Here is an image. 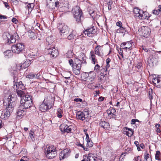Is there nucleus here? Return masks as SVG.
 <instances>
[{"instance_id":"nucleus-1","label":"nucleus","mask_w":161,"mask_h":161,"mask_svg":"<svg viewBox=\"0 0 161 161\" xmlns=\"http://www.w3.org/2000/svg\"><path fill=\"white\" fill-rule=\"evenodd\" d=\"M46 52L48 54L51 56L52 57H56L58 54V50L56 49L52 43L53 42V39L52 36L47 37L46 39Z\"/></svg>"},{"instance_id":"nucleus-2","label":"nucleus","mask_w":161,"mask_h":161,"mask_svg":"<svg viewBox=\"0 0 161 161\" xmlns=\"http://www.w3.org/2000/svg\"><path fill=\"white\" fill-rule=\"evenodd\" d=\"M17 37L18 38L19 36L17 33L14 34L13 35H11L7 32H4L3 35V37L4 40H6L5 42L8 44H13L15 42Z\"/></svg>"},{"instance_id":"nucleus-3","label":"nucleus","mask_w":161,"mask_h":161,"mask_svg":"<svg viewBox=\"0 0 161 161\" xmlns=\"http://www.w3.org/2000/svg\"><path fill=\"white\" fill-rule=\"evenodd\" d=\"M72 11L76 21L78 23H80L81 18L82 15V13L80 7L78 6L74 7Z\"/></svg>"},{"instance_id":"nucleus-4","label":"nucleus","mask_w":161,"mask_h":161,"mask_svg":"<svg viewBox=\"0 0 161 161\" xmlns=\"http://www.w3.org/2000/svg\"><path fill=\"white\" fill-rule=\"evenodd\" d=\"M69 63V65L72 67L73 73L76 75H78L80 73L81 64L79 63L76 64L74 63L72 59L68 60Z\"/></svg>"},{"instance_id":"nucleus-5","label":"nucleus","mask_w":161,"mask_h":161,"mask_svg":"<svg viewBox=\"0 0 161 161\" xmlns=\"http://www.w3.org/2000/svg\"><path fill=\"white\" fill-rule=\"evenodd\" d=\"M14 95H12L8 96L7 99L8 106L7 107L8 108V110L10 111H13L14 110V107L16 104V97Z\"/></svg>"},{"instance_id":"nucleus-6","label":"nucleus","mask_w":161,"mask_h":161,"mask_svg":"<svg viewBox=\"0 0 161 161\" xmlns=\"http://www.w3.org/2000/svg\"><path fill=\"white\" fill-rule=\"evenodd\" d=\"M25 46L22 43H18L16 45H14L12 47V49L14 52L16 54H18L24 51Z\"/></svg>"},{"instance_id":"nucleus-7","label":"nucleus","mask_w":161,"mask_h":161,"mask_svg":"<svg viewBox=\"0 0 161 161\" xmlns=\"http://www.w3.org/2000/svg\"><path fill=\"white\" fill-rule=\"evenodd\" d=\"M57 28L59 31V33L61 36L62 34H67L69 32V28L64 23L61 22L59 23L58 25Z\"/></svg>"},{"instance_id":"nucleus-8","label":"nucleus","mask_w":161,"mask_h":161,"mask_svg":"<svg viewBox=\"0 0 161 161\" xmlns=\"http://www.w3.org/2000/svg\"><path fill=\"white\" fill-rule=\"evenodd\" d=\"M97 30L94 26L88 28L83 31L84 33L89 37H93L96 35Z\"/></svg>"},{"instance_id":"nucleus-9","label":"nucleus","mask_w":161,"mask_h":161,"mask_svg":"<svg viewBox=\"0 0 161 161\" xmlns=\"http://www.w3.org/2000/svg\"><path fill=\"white\" fill-rule=\"evenodd\" d=\"M54 97L48 93L46 95L43 102L52 107L54 103Z\"/></svg>"},{"instance_id":"nucleus-10","label":"nucleus","mask_w":161,"mask_h":161,"mask_svg":"<svg viewBox=\"0 0 161 161\" xmlns=\"http://www.w3.org/2000/svg\"><path fill=\"white\" fill-rule=\"evenodd\" d=\"M151 32V29L148 26H145L142 27L141 35L144 37H148L150 35Z\"/></svg>"},{"instance_id":"nucleus-11","label":"nucleus","mask_w":161,"mask_h":161,"mask_svg":"<svg viewBox=\"0 0 161 161\" xmlns=\"http://www.w3.org/2000/svg\"><path fill=\"white\" fill-rule=\"evenodd\" d=\"M89 114L88 111H85L84 112L78 111L76 113V117L78 119L83 121L85 119L86 117L88 116Z\"/></svg>"},{"instance_id":"nucleus-12","label":"nucleus","mask_w":161,"mask_h":161,"mask_svg":"<svg viewBox=\"0 0 161 161\" xmlns=\"http://www.w3.org/2000/svg\"><path fill=\"white\" fill-rule=\"evenodd\" d=\"M60 128L61 131L63 133L65 132L69 133L71 131V126H68L65 124L61 125L60 126Z\"/></svg>"},{"instance_id":"nucleus-13","label":"nucleus","mask_w":161,"mask_h":161,"mask_svg":"<svg viewBox=\"0 0 161 161\" xmlns=\"http://www.w3.org/2000/svg\"><path fill=\"white\" fill-rule=\"evenodd\" d=\"M14 90H17V89H23L24 88V86L22 84V82L20 81L19 82L15 81V77L14 76Z\"/></svg>"},{"instance_id":"nucleus-14","label":"nucleus","mask_w":161,"mask_h":161,"mask_svg":"<svg viewBox=\"0 0 161 161\" xmlns=\"http://www.w3.org/2000/svg\"><path fill=\"white\" fill-rule=\"evenodd\" d=\"M70 153V150H68V149L64 150L60 153V159H63L67 158L69 156Z\"/></svg>"},{"instance_id":"nucleus-15","label":"nucleus","mask_w":161,"mask_h":161,"mask_svg":"<svg viewBox=\"0 0 161 161\" xmlns=\"http://www.w3.org/2000/svg\"><path fill=\"white\" fill-rule=\"evenodd\" d=\"M5 110L6 111L3 112L0 117L1 119L4 120L8 119L10 115V113L13 112L10 111L8 110V108L7 107H6Z\"/></svg>"},{"instance_id":"nucleus-16","label":"nucleus","mask_w":161,"mask_h":161,"mask_svg":"<svg viewBox=\"0 0 161 161\" xmlns=\"http://www.w3.org/2000/svg\"><path fill=\"white\" fill-rule=\"evenodd\" d=\"M152 81L156 86L158 88H161V75L153 79Z\"/></svg>"},{"instance_id":"nucleus-17","label":"nucleus","mask_w":161,"mask_h":161,"mask_svg":"<svg viewBox=\"0 0 161 161\" xmlns=\"http://www.w3.org/2000/svg\"><path fill=\"white\" fill-rule=\"evenodd\" d=\"M52 107L45 103L44 102L41 104L39 107L40 110L42 112H45L50 109Z\"/></svg>"},{"instance_id":"nucleus-18","label":"nucleus","mask_w":161,"mask_h":161,"mask_svg":"<svg viewBox=\"0 0 161 161\" xmlns=\"http://www.w3.org/2000/svg\"><path fill=\"white\" fill-rule=\"evenodd\" d=\"M134 16L137 19H139L140 15L143 13V11L139 9L138 8H135L133 10Z\"/></svg>"},{"instance_id":"nucleus-19","label":"nucleus","mask_w":161,"mask_h":161,"mask_svg":"<svg viewBox=\"0 0 161 161\" xmlns=\"http://www.w3.org/2000/svg\"><path fill=\"white\" fill-rule=\"evenodd\" d=\"M102 46L100 45L97 46L95 48V54L99 56L102 57L103 56V53L102 52Z\"/></svg>"},{"instance_id":"nucleus-20","label":"nucleus","mask_w":161,"mask_h":161,"mask_svg":"<svg viewBox=\"0 0 161 161\" xmlns=\"http://www.w3.org/2000/svg\"><path fill=\"white\" fill-rule=\"evenodd\" d=\"M25 109H26L24 108L21 105H20L17 111V114L18 116L21 117L25 114Z\"/></svg>"},{"instance_id":"nucleus-21","label":"nucleus","mask_w":161,"mask_h":161,"mask_svg":"<svg viewBox=\"0 0 161 161\" xmlns=\"http://www.w3.org/2000/svg\"><path fill=\"white\" fill-rule=\"evenodd\" d=\"M32 101H25L23 102V103H22V102H20V103L22 106L26 109L30 108L32 106Z\"/></svg>"},{"instance_id":"nucleus-22","label":"nucleus","mask_w":161,"mask_h":161,"mask_svg":"<svg viewBox=\"0 0 161 161\" xmlns=\"http://www.w3.org/2000/svg\"><path fill=\"white\" fill-rule=\"evenodd\" d=\"M87 58L84 53H81L78 57V59L81 62V64H86V60Z\"/></svg>"},{"instance_id":"nucleus-23","label":"nucleus","mask_w":161,"mask_h":161,"mask_svg":"<svg viewBox=\"0 0 161 161\" xmlns=\"http://www.w3.org/2000/svg\"><path fill=\"white\" fill-rule=\"evenodd\" d=\"M29 61H25L23 64H20L18 66L17 65V69L20 70L21 69H25L28 67L30 65Z\"/></svg>"},{"instance_id":"nucleus-24","label":"nucleus","mask_w":161,"mask_h":161,"mask_svg":"<svg viewBox=\"0 0 161 161\" xmlns=\"http://www.w3.org/2000/svg\"><path fill=\"white\" fill-rule=\"evenodd\" d=\"M99 125L104 129H108L110 128L109 124L107 122L101 120L99 122Z\"/></svg>"},{"instance_id":"nucleus-25","label":"nucleus","mask_w":161,"mask_h":161,"mask_svg":"<svg viewBox=\"0 0 161 161\" xmlns=\"http://www.w3.org/2000/svg\"><path fill=\"white\" fill-rule=\"evenodd\" d=\"M55 149H56V148L53 146L47 145L44 149V153L45 155H46L49 153H51Z\"/></svg>"},{"instance_id":"nucleus-26","label":"nucleus","mask_w":161,"mask_h":161,"mask_svg":"<svg viewBox=\"0 0 161 161\" xmlns=\"http://www.w3.org/2000/svg\"><path fill=\"white\" fill-rule=\"evenodd\" d=\"M88 76L86 75L87 76V80H90V82L94 81V79L95 77V74L93 72H90L88 74H87Z\"/></svg>"},{"instance_id":"nucleus-27","label":"nucleus","mask_w":161,"mask_h":161,"mask_svg":"<svg viewBox=\"0 0 161 161\" xmlns=\"http://www.w3.org/2000/svg\"><path fill=\"white\" fill-rule=\"evenodd\" d=\"M56 155L57 151L56 149H55L52 151L51 153H49L46 155V156L48 158L51 159L55 157Z\"/></svg>"},{"instance_id":"nucleus-28","label":"nucleus","mask_w":161,"mask_h":161,"mask_svg":"<svg viewBox=\"0 0 161 161\" xmlns=\"http://www.w3.org/2000/svg\"><path fill=\"white\" fill-rule=\"evenodd\" d=\"M13 50L12 51L10 50H7L4 52V55L6 58H9L13 56Z\"/></svg>"},{"instance_id":"nucleus-29","label":"nucleus","mask_w":161,"mask_h":161,"mask_svg":"<svg viewBox=\"0 0 161 161\" xmlns=\"http://www.w3.org/2000/svg\"><path fill=\"white\" fill-rule=\"evenodd\" d=\"M89 83L88 84V87L90 89H94L97 87L98 86L96 83H95L94 81L90 82V80H87Z\"/></svg>"},{"instance_id":"nucleus-30","label":"nucleus","mask_w":161,"mask_h":161,"mask_svg":"<svg viewBox=\"0 0 161 161\" xmlns=\"http://www.w3.org/2000/svg\"><path fill=\"white\" fill-rule=\"evenodd\" d=\"M32 97L29 94H26L23 96L21 99L20 102H22L25 101H32L31 99Z\"/></svg>"},{"instance_id":"nucleus-31","label":"nucleus","mask_w":161,"mask_h":161,"mask_svg":"<svg viewBox=\"0 0 161 161\" xmlns=\"http://www.w3.org/2000/svg\"><path fill=\"white\" fill-rule=\"evenodd\" d=\"M149 16L148 14L146 12H144L143 13L141 14L139 17V19H148Z\"/></svg>"},{"instance_id":"nucleus-32","label":"nucleus","mask_w":161,"mask_h":161,"mask_svg":"<svg viewBox=\"0 0 161 161\" xmlns=\"http://www.w3.org/2000/svg\"><path fill=\"white\" fill-rule=\"evenodd\" d=\"M76 32L75 31H73L67 36V38L69 40H71L75 38L76 36Z\"/></svg>"},{"instance_id":"nucleus-33","label":"nucleus","mask_w":161,"mask_h":161,"mask_svg":"<svg viewBox=\"0 0 161 161\" xmlns=\"http://www.w3.org/2000/svg\"><path fill=\"white\" fill-rule=\"evenodd\" d=\"M28 36L31 39L34 40L36 38V36L34 31L31 30H29L28 31Z\"/></svg>"},{"instance_id":"nucleus-34","label":"nucleus","mask_w":161,"mask_h":161,"mask_svg":"<svg viewBox=\"0 0 161 161\" xmlns=\"http://www.w3.org/2000/svg\"><path fill=\"white\" fill-rule=\"evenodd\" d=\"M111 61V59L110 58H108L106 60V65L105 68H103V72H106L107 71V69L108 68L110 67V64H109V63Z\"/></svg>"},{"instance_id":"nucleus-35","label":"nucleus","mask_w":161,"mask_h":161,"mask_svg":"<svg viewBox=\"0 0 161 161\" xmlns=\"http://www.w3.org/2000/svg\"><path fill=\"white\" fill-rule=\"evenodd\" d=\"M156 61V58L153 56H150L148 60V62L149 64H153Z\"/></svg>"},{"instance_id":"nucleus-36","label":"nucleus","mask_w":161,"mask_h":161,"mask_svg":"<svg viewBox=\"0 0 161 161\" xmlns=\"http://www.w3.org/2000/svg\"><path fill=\"white\" fill-rule=\"evenodd\" d=\"M91 58L92 59V63L95 64L96 63V59H95V55L93 51H91L90 52Z\"/></svg>"},{"instance_id":"nucleus-37","label":"nucleus","mask_w":161,"mask_h":161,"mask_svg":"<svg viewBox=\"0 0 161 161\" xmlns=\"http://www.w3.org/2000/svg\"><path fill=\"white\" fill-rule=\"evenodd\" d=\"M63 113V111L62 109H61L60 108H58V109L57 114V116L58 118H61L62 117V114Z\"/></svg>"},{"instance_id":"nucleus-38","label":"nucleus","mask_w":161,"mask_h":161,"mask_svg":"<svg viewBox=\"0 0 161 161\" xmlns=\"http://www.w3.org/2000/svg\"><path fill=\"white\" fill-rule=\"evenodd\" d=\"M33 6L34 5L32 3H29L27 4V9H28V13H31Z\"/></svg>"},{"instance_id":"nucleus-39","label":"nucleus","mask_w":161,"mask_h":161,"mask_svg":"<svg viewBox=\"0 0 161 161\" xmlns=\"http://www.w3.org/2000/svg\"><path fill=\"white\" fill-rule=\"evenodd\" d=\"M126 32L125 29L121 26L117 30L116 32L117 33H125Z\"/></svg>"},{"instance_id":"nucleus-40","label":"nucleus","mask_w":161,"mask_h":161,"mask_svg":"<svg viewBox=\"0 0 161 161\" xmlns=\"http://www.w3.org/2000/svg\"><path fill=\"white\" fill-rule=\"evenodd\" d=\"M16 91L17 94L19 97H20L21 98L23 96H24V92L20 89H17V90H16Z\"/></svg>"},{"instance_id":"nucleus-41","label":"nucleus","mask_w":161,"mask_h":161,"mask_svg":"<svg viewBox=\"0 0 161 161\" xmlns=\"http://www.w3.org/2000/svg\"><path fill=\"white\" fill-rule=\"evenodd\" d=\"M29 134L31 139L33 141H34L35 140V138L34 137V132L32 130H31L29 132Z\"/></svg>"},{"instance_id":"nucleus-42","label":"nucleus","mask_w":161,"mask_h":161,"mask_svg":"<svg viewBox=\"0 0 161 161\" xmlns=\"http://www.w3.org/2000/svg\"><path fill=\"white\" fill-rule=\"evenodd\" d=\"M160 152L159 151H157L156 152V153L155 155V158L156 159L158 160H161V158L160 157Z\"/></svg>"},{"instance_id":"nucleus-43","label":"nucleus","mask_w":161,"mask_h":161,"mask_svg":"<svg viewBox=\"0 0 161 161\" xmlns=\"http://www.w3.org/2000/svg\"><path fill=\"white\" fill-rule=\"evenodd\" d=\"M26 78H28L29 79H33L35 78V74L33 72H31L26 76Z\"/></svg>"},{"instance_id":"nucleus-44","label":"nucleus","mask_w":161,"mask_h":161,"mask_svg":"<svg viewBox=\"0 0 161 161\" xmlns=\"http://www.w3.org/2000/svg\"><path fill=\"white\" fill-rule=\"evenodd\" d=\"M74 54V53L72 51L69 50L66 53V56L69 58L72 57Z\"/></svg>"},{"instance_id":"nucleus-45","label":"nucleus","mask_w":161,"mask_h":161,"mask_svg":"<svg viewBox=\"0 0 161 161\" xmlns=\"http://www.w3.org/2000/svg\"><path fill=\"white\" fill-rule=\"evenodd\" d=\"M107 3L108 6V8L109 10L111 9V5L113 3V2L111 0H108Z\"/></svg>"},{"instance_id":"nucleus-46","label":"nucleus","mask_w":161,"mask_h":161,"mask_svg":"<svg viewBox=\"0 0 161 161\" xmlns=\"http://www.w3.org/2000/svg\"><path fill=\"white\" fill-rule=\"evenodd\" d=\"M153 14L155 15L161 14V10H160L159 8L157 10H154L153 11Z\"/></svg>"},{"instance_id":"nucleus-47","label":"nucleus","mask_w":161,"mask_h":161,"mask_svg":"<svg viewBox=\"0 0 161 161\" xmlns=\"http://www.w3.org/2000/svg\"><path fill=\"white\" fill-rule=\"evenodd\" d=\"M87 142L86 145L89 147H91L93 146V143L91 139L86 141Z\"/></svg>"},{"instance_id":"nucleus-48","label":"nucleus","mask_w":161,"mask_h":161,"mask_svg":"<svg viewBox=\"0 0 161 161\" xmlns=\"http://www.w3.org/2000/svg\"><path fill=\"white\" fill-rule=\"evenodd\" d=\"M130 44H132V42H131V41H129L127 42H124L121 44V45L120 46V47H122L123 45L125 46V45H126V44H128L129 45H130Z\"/></svg>"},{"instance_id":"nucleus-49","label":"nucleus","mask_w":161,"mask_h":161,"mask_svg":"<svg viewBox=\"0 0 161 161\" xmlns=\"http://www.w3.org/2000/svg\"><path fill=\"white\" fill-rule=\"evenodd\" d=\"M125 133L127 136H128L129 137L131 136L134 133L129 132L128 131H125Z\"/></svg>"},{"instance_id":"nucleus-50","label":"nucleus","mask_w":161,"mask_h":161,"mask_svg":"<svg viewBox=\"0 0 161 161\" xmlns=\"http://www.w3.org/2000/svg\"><path fill=\"white\" fill-rule=\"evenodd\" d=\"M136 67L138 69H140L142 67V64L141 62L137 63Z\"/></svg>"},{"instance_id":"nucleus-51","label":"nucleus","mask_w":161,"mask_h":161,"mask_svg":"<svg viewBox=\"0 0 161 161\" xmlns=\"http://www.w3.org/2000/svg\"><path fill=\"white\" fill-rule=\"evenodd\" d=\"M132 44H130V45H129V46H128V47L127 46L124 47V48H123L125 50L128 49L130 50L132 49V48H131Z\"/></svg>"},{"instance_id":"nucleus-52","label":"nucleus","mask_w":161,"mask_h":161,"mask_svg":"<svg viewBox=\"0 0 161 161\" xmlns=\"http://www.w3.org/2000/svg\"><path fill=\"white\" fill-rule=\"evenodd\" d=\"M41 73L40 72L38 73L37 74H35V78L39 79L41 75Z\"/></svg>"},{"instance_id":"nucleus-53","label":"nucleus","mask_w":161,"mask_h":161,"mask_svg":"<svg viewBox=\"0 0 161 161\" xmlns=\"http://www.w3.org/2000/svg\"><path fill=\"white\" fill-rule=\"evenodd\" d=\"M12 3L15 5L18 4L19 1L18 0H11Z\"/></svg>"},{"instance_id":"nucleus-54","label":"nucleus","mask_w":161,"mask_h":161,"mask_svg":"<svg viewBox=\"0 0 161 161\" xmlns=\"http://www.w3.org/2000/svg\"><path fill=\"white\" fill-rule=\"evenodd\" d=\"M89 14L92 18H95V13L94 11H92V12H90V11H89Z\"/></svg>"},{"instance_id":"nucleus-55","label":"nucleus","mask_w":161,"mask_h":161,"mask_svg":"<svg viewBox=\"0 0 161 161\" xmlns=\"http://www.w3.org/2000/svg\"><path fill=\"white\" fill-rule=\"evenodd\" d=\"M152 90L151 92H149L148 93V97H149L150 99V100H152L153 99V96L152 95Z\"/></svg>"},{"instance_id":"nucleus-56","label":"nucleus","mask_w":161,"mask_h":161,"mask_svg":"<svg viewBox=\"0 0 161 161\" xmlns=\"http://www.w3.org/2000/svg\"><path fill=\"white\" fill-rule=\"evenodd\" d=\"M7 17L6 16L0 15V21H2V19H6Z\"/></svg>"},{"instance_id":"nucleus-57","label":"nucleus","mask_w":161,"mask_h":161,"mask_svg":"<svg viewBox=\"0 0 161 161\" xmlns=\"http://www.w3.org/2000/svg\"><path fill=\"white\" fill-rule=\"evenodd\" d=\"M3 3L6 8H7L8 9H9V6L7 3L4 2Z\"/></svg>"},{"instance_id":"nucleus-58","label":"nucleus","mask_w":161,"mask_h":161,"mask_svg":"<svg viewBox=\"0 0 161 161\" xmlns=\"http://www.w3.org/2000/svg\"><path fill=\"white\" fill-rule=\"evenodd\" d=\"M59 4V2L58 0H57L56 2H55V5L56 7L58 8L60 6Z\"/></svg>"},{"instance_id":"nucleus-59","label":"nucleus","mask_w":161,"mask_h":161,"mask_svg":"<svg viewBox=\"0 0 161 161\" xmlns=\"http://www.w3.org/2000/svg\"><path fill=\"white\" fill-rule=\"evenodd\" d=\"M99 68L100 66L99 65L97 64L95 67L94 69L95 70H96V71H98L99 69Z\"/></svg>"},{"instance_id":"nucleus-60","label":"nucleus","mask_w":161,"mask_h":161,"mask_svg":"<svg viewBox=\"0 0 161 161\" xmlns=\"http://www.w3.org/2000/svg\"><path fill=\"white\" fill-rule=\"evenodd\" d=\"M144 159L147 160V159L149 158V154L148 153H147L146 155H144Z\"/></svg>"},{"instance_id":"nucleus-61","label":"nucleus","mask_w":161,"mask_h":161,"mask_svg":"<svg viewBox=\"0 0 161 161\" xmlns=\"http://www.w3.org/2000/svg\"><path fill=\"white\" fill-rule=\"evenodd\" d=\"M74 101L76 102H81L82 101V99L81 98H76L74 99Z\"/></svg>"},{"instance_id":"nucleus-62","label":"nucleus","mask_w":161,"mask_h":161,"mask_svg":"<svg viewBox=\"0 0 161 161\" xmlns=\"http://www.w3.org/2000/svg\"><path fill=\"white\" fill-rule=\"evenodd\" d=\"M12 21L15 24H16L18 22V20L15 18H13L12 19Z\"/></svg>"},{"instance_id":"nucleus-63","label":"nucleus","mask_w":161,"mask_h":161,"mask_svg":"<svg viewBox=\"0 0 161 161\" xmlns=\"http://www.w3.org/2000/svg\"><path fill=\"white\" fill-rule=\"evenodd\" d=\"M116 25L118 26H119V27H121L122 26V23L121 22L119 21L117 22Z\"/></svg>"},{"instance_id":"nucleus-64","label":"nucleus","mask_w":161,"mask_h":161,"mask_svg":"<svg viewBox=\"0 0 161 161\" xmlns=\"http://www.w3.org/2000/svg\"><path fill=\"white\" fill-rule=\"evenodd\" d=\"M135 160L136 161H142V160L140 158V157L139 156H137V158H135Z\"/></svg>"}]
</instances>
